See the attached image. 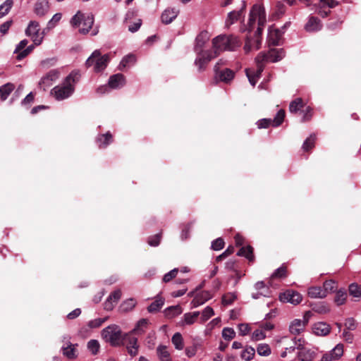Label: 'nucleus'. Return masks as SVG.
<instances>
[{
    "instance_id": "1",
    "label": "nucleus",
    "mask_w": 361,
    "mask_h": 361,
    "mask_svg": "<svg viewBox=\"0 0 361 361\" xmlns=\"http://www.w3.org/2000/svg\"><path fill=\"white\" fill-rule=\"evenodd\" d=\"M267 23V17L264 8L262 6L255 4L252 6L248 20V30L251 31L257 25V30L255 32L254 39L247 38L244 50L248 53L252 49H259L261 45L260 35L264 30Z\"/></svg>"
},
{
    "instance_id": "32",
    "label": "nucleus",
    "mask_w": 361,
    "mask_h": 361,
    "mask_svg": "<svg viewBox=\"0 0 361 361\" xmlns=\"http://www.w3.org/2000/svg\"><path fill=\"white\" fill-rule=\"evenodd\" d=\"M157 352L160 361H171L170 353L166 346H158Z\"/></svg>"
},
{
    "instance_id": "54",
    "label": "nucleus",
    "mask_w": 361,
    "mask_h": 361,
    "mask_svg": "<svg viewBox=\"0 0 361 361\" xmlns=\"http://www.w3.org/2000/svg\"><path fill=\"white\" fill-rule=\"evenodd\" d=\"M236 299L234 293H228L225 294L222 298V302L224 305H231Z\"/></svg>"
},
{
    "instance_id": "61",
    "label": "nucleus",
    "mask_w": 361,
    "mask_h": 361,
    "mask_svg": "<svg viewBox=\"0 0 361 361\" xmlns=\"http://www.w3.org/2000/svg\"><path fill=\"white\" fill-rule=\"evenodd\" d=\"M105 321V319L97 318L92 319L88 322V326L90 328H97L99 327Z\"/></svg>"
},
{
    "instance_id": "36",
    "label": "nucleus",
    "mask_w": 361,
    "mask_h": 361,
    "mask_svg": "<svg viewBox=\"0 0 361 361\" xmlns=\"http://www.w3.org/2000/svg\"><path fill=\"white\" fill-rule=\"evenodd\" d=\"M63 354L69 359H74L76 357L75 348L73 345L69 344L65 347H62Z\"/></svg>"
},
{
    "instance_id": "28",
    "label": "nucleus",
    "mask_w": 361,
    "mask_h": 361,
    "mask_svg": "<svg viewBox=\"0 0 361 361\" xmlns=\"http://www.w3.org/2000/svg\"><path fill=\"white\" fill-rule=\"evenodd\" d=\"M112 142V135L108 132L105 134L99 135L97 138V142L99 148H105Z\"/></svg>"
},
{
    "instance_id": "62",
    "label": "nucleus",
    "mask_w": 361,
    "mask_h": 361,
    "mask_svg": "<svg viewBox=\"0 0 361 361\" xmlns=\"http://www.w3.org/2000/svg\"><path fill=\"white\" fill-rule=\"evenodd\" d=\"M319 5H322V7L332 8L338 5V2L335 0H321Z\"/></svg>"
},
{
    "instance_id": "14",
    "label": "nucleus",
    "mask_w": 361,
    "mask_h": 361,
    "mask_svg": "<svg viewBox=\"0 0 361 361\" xmlns=\"http://www.w3.org/2000/svg\"><path fill=\"white\" fill-rule=\"evenodd\" d=\"M212 298V293L207 290H204L197 293L190 303L191 308H196L203 305Z\"/></svg>"
},
{
    "instance_id": "29",
    "label": "nucleus",
    "mask_w": 361,
    "mask_h": 361,
    "mask_svg": "<svg viewBox=\"0 0 361 361\" xmlns=\"http://www.w3.org/2000/svg\"><path fill=\"white\" fill-rule=\"evenodd\" d=\"M308 295L312 298H324L326 297L325 290L320 286H312L308 289Z\"/></svg>"
},
{
    "instance_id": "37",
    "label": "nucleus",
    "mask_w": 361,
    "mask_h": 361,
    "mask_svg": "<svg viewBox=\"0 0 361 361\" xmlns=\"http://www.w3.org/2000/svg\"><path fill=\"white\" fill-rule=\"evenodd\" d=\"M239 256L245 257L248 260L252 261L254 258L252 247L250 246L242 247L237 253Z\"/></svg>"
},
{
    "instance_id": "50",
    "label": "nucleus",
    "mask_w": 361,
    "mask_h": 361,
    "mask_svg": "<svg viewBox=\"0 0 361 361\" xmlns=\"http://www.w3.org/2000/svg\"><path fill=\"white\" fill-rule=\"evenodd\" d=\"M235 336V332L232 328L226 327L222 331V337L226 341L232 340Z\"/></svg>"
},
{
    "instance_id": "21",
    "label": "nucleus",
    "mask_w": 361,
    "mask_h": 361,
    "mask_svg": "<svg viewBox=\"0 0 361 361\" xmlns=\"http://www.w3.org/2000/svg\"><path fill=\"white\" fill-rule=\"evenodd\" d=\"M283 32L274 27H269L268 32V41L272 45H279L281 39Z\"/></svg>"
},
{
    "instance_id": "64",
    "label": "nucleus",
    "mask_w": 361,
    "mask_h": 361,
    "mask_svg": "<svg viewBox=\"0 0 361 361\" xmlns=\"http://www.w3.org/2000/svg\"><path fill=\"white\" fill-rule=\"evenodd\" d=\"M160 240H161V235L157 234L154 236H151L149 238L148 243L149 245L155 247V246L159 245V244L160 243Z\"/></svg>"
},
{
    "instance_id": "56",
    "label": "nucleus",
    "mask_w": 361,
    "mask_h": 361,
    "mask_svg": "<svg viewBox=\"0 0 361 361\" xmlns=\"http://www.w3.org/2000/svg\"><path fill=\"white\" fill-rule=\"evenodd\" d=\"M224 241L221 238H219L214 240L212 243V248L214 250H220L224 247Z\"/></svg>"
},
{
    "instance_id": "8",
    "label": "nucleus",
    "mask_w": 361,
    "mask_h": 361,
    "mask_svg": "<svg viewBox=\"0 0 361 361\" xmlns=\"http://www.w3.org/2000/svg\"><path fill=\"white\" fill-rule=\"evenodd\" d=\"M25 35L30 37L35 45H39L43 41L44 33L40 32L39 24L38 22L31 20L26 30Z\"/></svg>"
},
{
    "instance_id": "48",
    "label": "nucleus",
    "mask_w": 361,
    "mask_h": 361,
    "mask_svg": "<svg viewBox=\"0 0 361 361\" xmlns=\"http://www.w3.org/2000/svg\"><path fill=\"white\" fill-rule=\"evenodd\" d=\"M285 117V111L283 109L279 110L274 118L272 120L273 126L277 127L280 126L283 121Z\"/></svg>"
},
{
    "instance_id": "39",
    "label": "nucleus",
    "mask_w": 361,
    "mask_h": 361,
    "mask_svg": "<svg viewBox=\"0 0 361 361\" xmlns=\"http://www.w3.org/2000/svg\"><path fill=\"white\" fill-rule=\"evenodd\" d=\"M303 107V102L301 98H297L292 101L289 105V111L291 113H296Z\"/></svg>"
},
{
    "instance_id": "59",
    "label": "nucleus",
    "mask_w": 361,
    "mask_h": 361,
    "mask_svg": "<svg viewBox=\"0 0 361 361\" xmlns=\"http://www.w3.org/2000/svg\"><path fill=\"white\" fill-rule=\"evenodd\" d=\"M286 274V269L285 267L282 266L278 268L272 274V278H283L285 277Z\"/></svg>"
},
{
    "instance_id": "55",
    "label": "nucleus",
    "mask_w": 361,
    "mask_h": 361,
    "mask_svg": "<svg viewBox=\"0 0 361 361\" xmlns=\"http://www.w3.org/2000/svg\"><path fill=\"white\" fill-rule=\"evenodd\" d=\"M178 272V269L175 268L170 271L169 272L166 273L164 277L163 281L165 283L169 282L171 280H172L173 278H175Z\"/></svg>"
},
{
    "instance_id": "22",
    "label": "nucleus",
    "mask_w": 361,
    "mask_h": 361,
    "mask_svg": "<svg viewBox=\"0 0 361 361\" xmlns=\"http://www.w3.org/2000/svg\"><path fill=\"white\" fill-rule=\"evenodd\" d=\"M49 10V2L47 0H38L34 8L35 13L38 16H44Z\"/></svg>"
},
{
    "instance_id": "51",
    "label": "nucleus",
    "mask_w": 361,
    "mask_h": 361,
    "mask_svg": "<svg viewBox=\"0 0 361 361\" xmlns=\"http://www.w3.org/2000/svg\"><path fill=\"white\" fill-rule=\"evenodd\" d=\"M266 338V334L262 329L255 330L251 336V339L254 341L263 340Z\"/></svg>"
},
{
    "instance_id": "63",
    "label": "nucleus",
    "mask_w": 361,
    "mask_h": 361,
    "mask_svg": "<svg viewBox=\"0 0 361 361\" xmlns=\"http://www.w3.org/2000/svg\"><path fill=\"white\" fill-rule=\"evenodd\" d=\"M121 290L118 289V290H114L113 293H111L108 298H109V300H111L114 303H117L118 301L119 300V299L121 298Z\"/></svg>"
},
{
    "instance_id": "45",
    "label": "nucleus",
    "mask_w": 361,
    "mask_h": 361,
    "mask_svg": "<svg viewBox=\"0 0 361 361\" xmlns=\"http://www.w3.org/2000/svg\"><path fill=\"white\" fill-rule=\"evenodd\" d=\"M336 289V282L333 280H328L324 283L323 290H325L326 296L329 293L334 292Z\"/></svg>"
},
{
    "instance_id": "44",
    "label": "nucleus",
    "mask_w": 361,
    "mask_h": 361,
    "mask_svg": "<svg viewBox=\"0 0 361 361\" xmlns=\"http://www.w3.org/2000/svg\"><path fill=\"white\" fill-rule=\"evenodd\" d=\"M100 348L98 341L92 339L87 343V349L92 355H97Z\"/></svg>"
},
{
    "instance_id": "19",
    "label": "nucleus",
    "mask_w": 361,
    "mask_h": 361,
    "mask_svg": "<svg viewBox=\"0 0 361 361\" xmlns=\"http://www.w3.org/2000/svg\"><path fill=\"white\" fill-rule=\"evenodd\" d=\"M109 86L112 89H120L126 84V78L121 73L111 75L109 79Z\"/></svg>"
},
{
    "instance_id": "52",
    "label": "nucleus",
    "mask_w": 361,
    "mask_h": 361,
    "mask_svg": "<svg viewBox=\"0 0 361 361\" xmlns=\"http://www.w3.org/2000/svg\"><path fill=\"white\" fill-rule=\"evenodd\" d=\"M35 46H36L35 44H32V45H30L28 46L27 47H26L24 50H23L21 52H20L18 55H17V59L18 60H22L23 59H24L25 56H27L30 53L32 52V51L33 50V49L35 48Z\"/></svg>"
},
{
    "instance_id": "42",
    "label": "nucleus",
    "mask_w": 361,
    "mask_h": 361,
    "mask_svg": "<svg viewBox=\"0 0 361 361\" xmlns=\"http://www.w3.org/2000/svg\"><path fill=\"white\" fill-rule=\"evenodd\" d=\"M13 6L12 0H6L4 4L0 6V18L6 16L11 10Z\"/></svg>"
},
{
    "instance_id": "16",
    "label": "nucleus",
    "mask_w": 361,
    "mask_h": 361,
    "mask_svg": "<svg viewBox=\"0 0 361 361\" xmlns=\"http://www.w3.org/2000/svg\"><path fill=\"white\" fill-rule=\"evenodd\" d=\"M179 9L177 8H166L161 15V20L165 24L171 23L178 16Z\"/></svg>"
},
{
    "instance_id": "34",
    "label": "nucleus",
    "mask_w": 361,
    "mask_h": 361,
    "mask_svg": "<svg viewBox=\"0 0 361 361\" xmlns=\"http://www.w3.org/2000/svg\"><path fill=\"white\" fill-rule=\"evenodd\" d=\"M347 299V293L345 289H340L336 291L334 302L337 305H343Z\"/></svg>"
},
{
    "instance_id": "49",
    "label": "nucleus",
    "mask_w": 361,
    "mask_h": 361,
    "mask_svg": "<svg viewBox=\"0 0 361 361\" xmlns=\"http://www.w3.org/2000/svg\"><path fill=\"white\" fill-rule=\"evenodd\" d=\"M349 293L350 295L355 298L361 297V289L357 283H353L349 286Z\"/></svg>"
},
{
    "instance_id": "5",
    "label": "nucleus",
    "mask_w": 361,
    "mask_h": 361,
    "mask_svg": "<svg viewBox=\"0 0 361 361\" xmlns=\"http://www.w3.org/2000/svg\"><path fill=\"white\" fill-rule=\"evenodd\" d=\"M94 23L92 16L85 15L78 11L71 20V25L73 27H79V32L85 35L89 32Z\"/></svg>"
},
{
    "instance_id": "15",
    "label": "nucleus",
    "mask_w": 361,
    "mask_h": 361,
    "mask_svg": "<svg viewBox=\"0 0 361 361\" xmlns=\"http://www.w3.org/2000/svg\"><path fill=\"white\" fill-rule=\"evenodd\" d=\"M246 7L245 1H241V8L239 11H233L228 14V17L226 20V27H229L238 20H240L244 13V10Z\"/></svg>"
},
{
    "instance_id": "11",
    "label": "nucleus",
    "mask_w": 361,
    "mask_h": 361,
    "mask_svg": "<svg viewBox=\"0 0 361 361\" xmlns=\"http://www.w3.org/2000/svg\"><path fill=\"white\" fill-rule=\"evenodd\" d=\"M343 344H337L331 350L324 353L321 361H336L343 355Z\"/></svg>"
},
{
    "instance_id": "46",
    "label": "nucleus",
    "mask_w": 361,
    "mask_h": 361,
    "mask_svg": "<svg viewBox=\"0 0 361 361\" xmlns=\"http://www.w3.org/2000/svg\"><path fill=\"white\" fill-rule=\"evenodd\" d=\"M255 353V350L254 348L250 347V346L247 347L242 352L241 357L245 360L250 361L253 358Z\"/></svg>"
},
{
    "instance_id": "10",
    "label": "nucleus",
    "mask_w": 361,
    "mask_h": 361,
    "mask_svg": "<svg viewBox=\"0 0 361 361\" xmlns=\"http://www.w3.org/2000/svg\"><path fill=\"white\" fill-rule=\"evenodd\" d=\"M311 313L310 312H306L303 315V319H293L290 325H289V331L291 334L293 335H299L305 329L309 319L310 318Z\"/></svg>"
},
{
    "instance_id": "6",
    "label": "nucleus",
    "mask_w": 361,
    "mask_h": 361,
    "mask_svg": "<svg viewBox=\"0 0 361 361\" xmlns=\"http://www.w3.org/2000/svg\"><path fill=\"white\" fill-rule=\"evenodd\" d=\"M109 62V54L102 55L99 50H94L86 61L87 67L93 66L94 71L101 72L104 71Z\"/></svg>"
},
{
    "instance_id": "41",
    "label": "nucleus",
    "mask_w": 361,
    "mask_h": 361,
    "mask_svg": "<svg viewBox=\"0 0 361 361\" xmlns=\"http://www.w3.org/2000/svg\"><path fill=\"white\" fill-rule=\"evenodd\" d=\"M214 314V310L209 307L207 306L201 312L200 321L202 323L205 322L209 318H211Z\"/></svg>"
},
{
    "instance_id": "53",
    "label": "nucleus",
    "mask_w": 361,
    "mask_h": 361,
    "mask_svg": "<svg viewBox=\"0 0 361 361\" xmlns=\"http://www.w3.org/2000/svg\"><path fill=\"white\" fill-rule=\"evenodd\" d=\"M313 310L320 314H326L329 312L330 309L327 305L324 302H322L317 305H316Z\"/></svg>"
},
{
    "instance_id": "31",
    "label": "nucleus",
    "mask_w": 361,
    "mask_h": 361,
    "mask_svg": "<svg viewBox=\"0 0 361 361\" xmlns=\"http://www.w3.org/2000/svg\"><path fill=\"white\" fill-rule=\"evenodd\" d=\"M208 35L207 32H202L200 35H197L195 39V51L197 52L199 51H202V48L203 47L204 43L208 40Z\"/></svg>"
},
{
    "instance_id": "33",
    "label": "nucleus",
    "mask_w": 361,
    "mask_h": 361,
    "mask_svg": "<svg viewBox=\"0 0 361 361\" xmlns=\"http://www.w3.org/2000/svg\"><path fill=\"white\" fill-rule=\"evenodd\" d=\"M136 61V57L133 54H128L123 58L121 60L119 68L121 70L122 68L129 67L133 65Z\"/></svg>"
},
{
    "instance_id": "17",
    "label": "nucleus",
    "mask_w": 361,
    "mask_h": 361,
    "mask_svg": "<svg viewBox=\"0 0 361 361\" xmlns=\"http://www.w3.org/2000/svg\"><path fill=\"white\" fill-rule=\"evenodd\" d=\"M60 71L58 69L51 70L40 80L39 85L44 88L50 86L53 82L56 81L60 76Z\"/></svg>"
},
{
    "instance_id": "9",
    "label": "nucleus",
    "mask_w": 361,
    "mask_h": 361,
    "mask_svg": "<svg viewBox=\"0 0 361 361\" xmlns=\"http://www.w3.org/2000/svg\"><path fill=\"white\" fill-rule=\"evenodd\" d=\"M196 53L195 65L198 68L199 71L204 70L207 63L217 56L213 50L199 51Z\"/></svg>"
},
{
    "instance_id": "24",
    "label": "nucleus",
    "mask_w": 361,
    "mask_h": 361,
    "mask_svg": "<svg viewBox=\"0 0 361 361\" xmlns=\"http://www.w3.org/2000/svg\"><path fill=\"white\" fill-rule=\"evenodd\" d=\"M132 334L130 333L127 334L128 336V343H127V349L128 353L131 356H135L138 353V345H137V338L135 337L131 336Z\"/></svg>"
},
{
    "instance_id": "18",
    "label": "nucleus",
    "mask_w": 361,
    "mask_h": 361,
    "mask_svg": "<svg viewBox=\"0 0 361 361\" xmlns=\"http://www.w3.org/2000/svg\"><path fill=\"white\" fill-rule=\"evenodd\" d=\"M254 287L257 292L252 293V298L253 299H259L262 296H269V288L263 281L257 282Z\"/></svg>"
},
{
    "instance_id": "58",
    "label": "nucleus",
    "mask_w": 361,
    "mask_h": 361,
    "mask_svg": "<svg viewBox=\"0 0 361 361\" xmlns=\"http://www.w3.org/2000/svg\"><path fill=\"white\" fill-rule=\"evenodd\" d=\"M182 312L181 307L178 305L171 306L167 309V314L174 317L180 314Z\"/></svg>"
},
{
    "instance_id": "7",
    "label": "nucleus",
    "mask_w": 361,
    "mask_h": 361,
    "mask_svg": "<svg viewBox=\"0 0 361 361\" xmlns=\"http://www.w3.org/2000/svg\"><path fill=\"white\" fill-rule=\"evenodd\" d=\"M102 337L112 345H118L121 341V330L118 326L111 325L103 329Z\"/></svg>"
},
{
    "instance_id": "26",
    "label": "nucleus",
    "mask_w": 361,
    "mask_h": 361,
    "mask_svg": "<svg viewBox=\"0 0 361 361\" xmlns=\"http://www.w3.org/2000/svg\"><path fill=\"white\" fill-rule=\"evenodd\" d=\"M200 314V312L198 311L185 313L180 323L182 326L192 325L197 321Z\"/></svg>"
},
{
    "instance_id": "43",
    "label": "nucleus",
    "mask_w": 361,
    "mask_h": 361,
    "mask_svg": "<svg viewBox=\"0 0 361 361\" xmlns=\"http://www.w3.org/2000/svg\"><path fill=\"white\" fill-rule=\"evenodd\" d=\"M171 341L176 349L182 350L183 348V340L180 333H176L173 336Z\"/></svg>"
},
{
    "instance_id": "25",
    "label": "nucleus",
    "mask_w": 361,
    "mask_h": 361,
    "mask_svg": "<svg viewBox=\"0 0 361 361\" xmlns=\"http://www.w3.org/2000/svg\"><path fill=\"white\" fill-rule=\"evenodd\" d=\"M316 353L308 348H301L298 353V357L300 361H312L316 357Z\"/></svg>"
},
{
    "instance_id": "23",
    "label": "nucleus",
    "mask_w": 361,
    "mask_h": 361,
    "mask_svg": "<svg viewBox=\"0 0 361 361\" xmlns=\"http://www.w3.org/2000/svg\"><path fill=\"white\" fill-rule=\"evenodd\" d=\"M322 24L320 20L314 16L309 18L307 24L305 25V30L308 32H316L322 29Z\"/></svg>"
},
{
    "instance_id": "60",
    "label": "nucleus",
    "mask_w": 361,
    "mask_h": 361,
    "mask_svg": "<svg viewBox=\"0 0 361 361\" xmlns=\"http://www.w3.org/2000/svg\"><path fill=\"white\" fill-rule=\"evenodd\" d=\"M259 128H266L269 126H273L272 119L271 118H262L259 120L257 123Z\"/></svg>"
},
{
    "instance_id": "4",
    "label": "nucleus",
    "mask_w": 361,
    "mask_h": 361,
    "mask_svg": "<svg viewBox=\"0 0 361 361\" xmlns=\"http://www.w3.org/2000/svg\"><path fill=\"white\" fill-rule=\"evenodd\" d=\"M213 51L218 56L224 51H234L240 45V40L233 35H221L212 40Z\"/></svg>"
},
{
    "instance_id": "57",
    "label": "nucleus",
    "mask_w": 361,
    "mask_h": 361,
    "mask_svg": "<svg viewBox=\"0 0 361 361\" xmlns=\"http://www.w3.org/2000/svg\"><path fill=\"white\" fill-rule=\"evenodd\" d=\"M61 19V14L58 13L53 16L51 19L48 22L47 26L49 28H52L60 21Z\"/></svg>"
},
{
    "instance_id": "13",
    "label": "nucleus",
    "mask_w": 361,
    "mask_h": 361,
    "mask_svg": "<svg viewBox=\"0 0 361 361\" xmlns=\"http://www.w3.org/2000/svg\"><path fill=\"white\" fill-rule=\"evenodd\" d=\"M214 72L216 77L224 82H229L234 78L235 76V73L229 68L219 70V63L215 65Z\"/></svg>"
},
{
    "instance_id": "12",
    "label": "nucleus",
    "mask_w": 361,
    "mask_h": 361,
    "mask_svg": "<svg viewBox=\"0 0 361 361\" xmlns=\"http://www.w3.org/2000/svg\"><path fill=\"white\" fill-rule=\"evenodd\" d=\"M279 299L283 302H290L293 305H298L301 302L302 297L298 292L288 290L281 293L279 295Z\"/></svg>"
},
{
    "instance_id": "38",
    "label": "nucleus",
    "mask_w": 361,
    "mask_h": 361,
    "mask_svg": "<svg viewBox=\"0 0 361 361\" xmlns=\"http://www.w3.org/2000/svg\"><path fill=\"white\" fill-rule=\"evenodd\" d=\"M164 301L161 298H158L147 307L149 312H158L164 305Z\"/></svg>"
},
{
    "instance_id": "47",
    "label": "nucleus",
    "mask_w": 361,
    "mask_h": 361,
    "mask_svg": "<svg viewBox=\"0 0 361 361\" xmlns=\"http://www.w3.org/2000/svg\"><path fill=\"white\" fill-rule=\"evenodd\" d=\"M315 140V135H311L305 140L302 145V149L305 151H308L309 149H312L314 146Z\"/></svg>"
},
{
    "instance_id": "30",
    "label": "nucleus",
    "mask_w": 361,
    "mask_h": 361,
    "mask_svg": "<svg viewBox=\"0 0 361 361\" xmlns=\"http://www.w3.org/2000/svg\"><path fill=\"white\" fill-rule=\"evenodd\" d=\"M15 88L13 83L8 82L0 87V97L2 101H5Z\"/></svg>"
},
{
    "instance_id": "2",
    "label": "nucleus",
    "mask_w": 361,
    "mask_h": 361,
    "mask_svg": "<svg viewBox=\"0 0 361 361\" xmlns=\"http://www.w3.org/2000/svg\"><path fill=\"white\" fill-rule=\"evenodd\" d=\"M284 56L285 53L283 49H271L267 54L260 52L255 59L257 70L255 71L252 68L245 70L250 83L255 86L257 82L264 70V62H277L281 60Z\"/></svg>"
},
{
    "instance_id": "3",
    "label": "nucleus",
    "mask_w": 361,
    "mask_h": 361,
    "mask_svg": "<svg viewBox=\"0 0 361 361\" xmlns=\"http://www.w3.org/2000/svg\"><path fill=\"white\" fill-rule=\"evenodd\" d=\"M79 78V73L72 71L61 84L55 86L51 90V95L58 101L69 98L75 91V86Z\"/></svg>"
},
{
    "instance_id": "20",
    "label": "nucleus",
    "mask_w": 361,
    "mask_h": 361,
    "mask_svg": "<svg viewBox=\"0 0 361 361\" xmlns=\"http://www.w3.org/2000/svg\"><path fill=\"white\" fill-rule=\"evenodd\" d=\"M331 327L324 322H317L312 326V332L319 336H325L330 333Z\"/></svg>"
},
{
    "instance_id": "35",
    "label": "nucleus",
    "mask_w": 361,
    "mask_h": 361,
    "mask_svg": "<svg viewBox=\"0 0 361 361\" xmlns=\"http://www.w3.org/2000/svg\"><path fill=\"white\" fill-rule=\"evenodd\" d=\"M137 302L134 298H129L122 302L120 306V309L122 312L131 311L136 305Z\"/></svg>"
},
{
    "instance_id": "40",
    "label": "nucleus",
    "mask_w": 361,
    "mask_h": 361,
    "mask_svg": "<svg viewBox=\"0 0 361 361\" xmlns=\"http://www.w3.org/2000/svg\"><path fill=\"white\" fill-rule=\"evenodd\" d=\"M257 352L259 355L267 357L271 354V350L268 344L260 343L257 347Z\"/></svg>"
},
{
    "instance_id": "27",
    "label": "nucleus",
    "mask_w": 361,
    "mask_h": 361,
    "mask_svg": "<svg viewBox=\"0 0 361 361\" xmlns=\"http://www.w3.org/2000/svg\"><path fill=\"white\" fill-rule=\"evenodd\" d=\"M149 320L147 319H140L135 327L130 332V334H142L147 329Z\"/></svg>"
}]
</instances>
